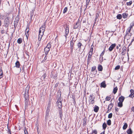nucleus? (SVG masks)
Returning <instances> with one entry per match:
<instances>
[{
  "instance_id": "nucleus-1",
  "label": "nucleus",
  "mask_w": 134,
  "mask_h": 134,
  "mask_svg": "<svg viewBox=\"0 0 134 134\" xmlns=\"http://www.w3.org/2000/svg\"><path fill=\"white\" fill-rule=\"evenodd\" d=\"M30 89L29 87H28V86L26 87L25 89V108L26 109L27 108L29 105V91Z\"/></svg>"
},
{
  "instance_id": "nucleus-2",
  "label": "nucleus",
  "mask_w": 134,
  "mask_h": 134,
  "mask_svg": "<svg viewBox=\"0 0 134 134\" xmlns=\"http://www.w3.org/2000/svg\"><path fill=\"white\" fill-rule=\"evenodd\" d=\"M134 26V21H132L130 24V27L129 29H128V31L126 35V36L127 37L128 36L127 39H129L130 38V37L131 36V34L130 35L129 34V32L130 33L131 30L132 29L133 26Z\"/></svg>"
},
{
  "instance_id": "nucleus-3",
  "label": "nucleus",
  "mask_w": 134,
  "mask_h": 134,
  "mask_svg": "<svg viewBox=\"0 0 134 134\" xmlns=\"http://www.w3.org/2000/svg\"><path fill=\"white\" fill-rule=\"evenodd\" d=\"M9 20L8 17L6 18L4 20V26L6 27H7L9 25Z\"/></svg>"
},
{
  "instance_id": "nucleus-4",
  "label": "nucleus",
  "mask_w": 134,
  "mask_h": 134,
  "mask_svg": "<svg viewBox=\"0 0 134 134\" xmlns=\"http://www.w3.org/2000/svg\"><path fill=\"white\" fill-rule=\"evenodd\" d=\"M51 100H49L48 104L47 107L46 112L48 113L50 111L51 107Z\"/></svg>"
},
{
  "instance_id": "nucleus-5",
  "label": "nucleus",
  "mask_w": 134,
  "mask_h": 134,
  "mask_svg": "<svg viewBox=\"0 0 134 134\" xmlns=\"http://www.w3.org/2000/svg\"><path fill=\"white\" fill-rule=\"evenodd\" d=\"M80 24V20L79 19H78V20L77 21L74 25L73 28L74 29H76L78 28Z\"/></svg>"
},
{
  "instance_id": "nucleus-6",
  "label": "nucleus",
  "mask_w": 134,
  "mask_h": 134,
  "mask_svg": "<svg viewBox=\"0 0 134 134\" xmlns=\"http://www.w3.org/2000/svg\"><path fill=\"white\" fill-rule=\"evenodd\" d=\"M65 34L64 36H65L66 39L67 36L69 33V28L68 26L67 25L66 26V27L65 28Z\"/></svg>"
},
{
  "instance_id": "nucleus-7",
  "label": "nucleus",
  "mask_w": 134,
  "mask_h": 134,
  "mask_svg": "<svg viewBox=\"0 0 134 134\" xmlns=\"http://www.w3.org/2000/svg\"><path fill=\"white\" fill-rule=\"evenodd\" d=\"M74 37H73L71 40L70 41V48H74V43L76 41V40H74Z\"/></svg>"
},
{
  "instance_id": "nucleus-8",
  "label": "nucleus",
  "mask_w": 134,
  "mask_h": 134,
  "mask_svg": "<svg viewBox=\"0 0 134 134\" xmlns=\"http://www.w3.org/2000/svg\"><path fill=\"white\" fill-rule=\"evenodd\" d=\"M46 25V22H45L43 24V25L42 26H41V27L40 28V29L41 30L42 32H44L45 31V29Z\"/></svg>"
},
{
  "instance_id": "nucleus-9",
  "label": "nucleus",
  "mask_w": 134,
  "mask_h": 134,
  "mask_svg": "<svg viewBox=\"0 0 134 134\" xmlns=\"http://www.w3.org/2000/svg\"><path fill=\"white\" fill-rule=\"evenodd\" d=\"M116 46L115 43L112 44L110 47L109 48V51L111 52L113 49Z\"/></svg>"
},
{
  "instance_id": "nucleus-10",
  "label": "nucleus",
  "mask_w": 134,
  "mask_h": 134,
  "mask_svg": "<svg viewBox=\"0 0 134 134\" xmlns=\"http://www.w3.org/2000/svg\"><path fill=\"white\" fill-rule=\"evenodd\" d=\"M29 26H27L26 29V33H25L26 36L27 37V36H29Z\"/></svg>"
},
{
  "instance_id": "nucleus-11",
  "label": "nucleus",
  "mask_w": 134,
  "mask_h": 134,
  "mask_svg": "<svg viewBox=\"0 0 134 134\" xmlns=\"http://www.w3.org/2000/svg\"><path fill=\"white\" fill-rule=\"evenodd\" d=\"M106 87V85L105 83V81H104L100 83V87L105 88Z\"/></svg>"
},
{
  "instance_id": "nucleus-12",
  "label": "nucleus",
  "mask_w": 134,
  "mask_h": 134,
  "mask_svg": "<svg viewBox=\"0 0 134 134\" xmlns=\"http://www.w3.org/2000/svg\"><path fill=\"white\" fill-rule=\"evenodd\" d=\"M131 93V94L129 95V97H130L133 98L134 97V91L132 89L130 90Z\"/></svg>"
},
{
  "instance_id": "nucleus-13",
  "label": "nucleus",
  "mask_w": 134,
  "mask_h": 134,
  "mask_svg": "<svg viewBox=\"0 0 134 134\" xmlns=\"http://www.w3.org/2000/svg\"><path fill=\"white\" fill-rule=\"evenodd\" d=\"M50 50V49L49 48H47V47H45L44 48V51L45 55H47L49 51Z\"/></svg>"
},
{
  "instance_id": "nucleus-14",
  "label": "nucleus",
  "mask_w": 134,
  "mask_h": 134,
  "mask_svg": "<svg viewBox=\"0 0 134 134\" xmlns=\"http://www.w3.org/2000/svg\"><path fill=\"white\" fill-rule=\"evenodd\" d=\"M8 28H7L6 29V31L3 28L2 29L1 31V33L2 34H7V32H8Z\"/></svg>"
},
{
  "instance_id": "nucleus-15",
  "label": "nucleus",
  "mask_w": 134,
  "mask_h": 134,
  "mask_svg": "<svg viewBox=\"0 0 134 134\" xmlns=\"http://www.w3.org/2000/svg\"><path fill=\"white\" fill-rule=\"evenodd\" d=\"M125 99V97L124 96H121L119 98L118 100L119 102H123Z\"/></svg>"
},
{
  "instance_id": "nucleus-16",
  "label": "nucleus",
  "mask_w": 134,
  "mask_h": 134,
  "mask_svg": "<svg viewBox=\"0 0 134 134\" xmlns=\"http://www.w3.org/2000/svg\"><path fill=\"white\" fill-rule=\"evenodd\" d=\"M99 110V107L98 106L95 105L94 106V111L95 112H97Z\"/></svg>"
},
{
  "instance_id": "nucleus-17",
  "label": "nucleus",
  "mask_w": 134,
  "mask_h": 134,
  "mask_svg": "<svg viewBox=\"0 0 134 134\" xmlns=\"http://www.w3.org/2000/svg\"><path fill=\"white\" fill-rule=\"evenodd\" d=\"M20 64L18 61H17L15 63V66L17 68L20 67Z\"/></svg>"
},
{
  "instance_id": "nucleus-18",
  "label": "nucleus",
  "mask_w": 134,
  "mask_h": 134,
  "mask_svg": "<svg viewBox=\"0 0 134 134\" xmlns=\"http://www.w3.org/2000/svg\"><path fill=\"white\" fill-rule=\"evenodd\" d=\"M77 45L78 48L79 49V51H81V46H82V44L81 42H79L77 43Z\"/></svg>"
},
{
  "instance_id": "nucleus-19",
  "label": "nucleus",
  "mask_w": 134,
  "mask_h": 134,
  "mask_svg": "<svg viewBox=\"0 0 134 134\" xmlns=\"http://www.w3.org/2000/svg\"><path fill=\"white\" fill-rule=\"evenodd\" d=\"M98 68L99 71H102L103 68L102 66L101 65H98Z\"/></svg>"
},
{
  "instance_id": "nucleus-20",
  "label": "nucleus",
  "mask_w": 134,
  "mask_h": 134,
  "mask_svg": "<svg viewBox=\"0 0 134 134\" xmlns=\"http://www.w3.org/2000/svg\"><path fill=\"white\" fill-rule=\"evenodd\" d=\"M114 104L113 103H111L108 105V108L110 110H111L112 107L113 106Z\"/></svg>"
},
{
  "instance_id": "nucleus-21",
  "label": "nucleus",
  "mask_w": 134,
  "mask_h": 134,
  "mask_svg": "<svg viewBox=\"0 0 134 134\" xmlns=\"http://www.w3.org/2000/svg\"><path fill=\"white\" fill-rule=\"evenodd\" d=\"M127 132L128 134H132V131L130 128L127 131Z\"/></svg>"
},
{
  "instance_id": "nucleus-22",
  "label": "nucleus",
  "mask_w": 134,
  "mask_h": 134,
  "mask_svg": "<svg viewBox=\"0 0 134 134\" xmlns=\"http://www.w3.org/2000/svg\"><path fill=\"white\" fill-rule=\"evenodd\" d=\"M107 125L106 123L104 122L103 124L102 127L103 129L105 130L107 127Z\"/></svg>"
},
{
  "instance_id": "nucleus-23",
  "label": "nucleus",
  "mask_w": 134,
  "mask_h": 134,
  "mask_svg": "<svg viewBox=\"0 0 134 134\" xmlns=\"http://www.w3.org/2000/svg\"><path fill=\"white\" fill-rule=\"evenodd\" d=\"M128 14L126 13H123L122 14V16L123 18L125 19L127 18L128 16Z\"/></svg>"
},
{
  "instance_id": "nucleus-24",
  "label": "nucleus",
  "mask_w": 134,
  "mask_h": 134,
  "mask_svg": "<svg viewBox=\"0 0 134 134\" xmlns=\"http://www.w3.org/2000/svg\"><path fill=\"white\" fill-rule=\"evenodd\" d=\"M59 117L61 119H62V118L63 116L62 112V110H60L59 111Z\"/></svg>"
},
{
  "instance_id": "nucleus-25",
  "label": "nucleus",
  "mask_w": 134,
  "mask_h": 134,
  "mask_svg": "<svg viewBox=\"0 0 134 134\" xmlns=\"http://www.w3.org/2000/svg\"><path fill=\"white\" fill-rule=\"evenodd\" d=\"M127 123H125L123 127V129L124 130H125L127 127Z\"/></svg>"
},
{
  "instance_id": "nucleus-26",
  "label": "nucleus",
  "mask_w": 134,
  "mask_h": 134,
  "mask_svg": "<svg viewBox=\"0 0 134 134\" xmlns=\"http://www.w3.org/2000/svg\"><path fill=\"white\" fill-rule=\"evenodd\" d=\"M122 102H119L118 103V106L120 107H121L123 106Z\"/></svg>"
},
{
  "instance_id": "nucleus-27",
  "label": "nucleus",
  "mask_w": 134,
  "mask_h": 134,
  "mask_svg": "<svg viewBox=\"0 0 134 134\" xmlns=\"http://www.w3.org/2000/svg\"><path fill=\"white\" fill-rule=\"evenodd\" d=\"M22 42V39L20 38H18L17 40V42L19 44H21Z\"/></svg>"
},
{
  "instance_id": "nucleus-28",
  "label": "nucleus",
  "mask_w": 134,
  "mask_h": 134,
  "mask_svg": "<svg viewBox=\"0 0 134 134\" xmlns=\"http://www.w3.org/2000/svg\"><path fill=\"white\" fill-rule=\"evenodd\" d=\"M118 88L116 87L114 88L113 90V93L114 94H115L116 93L118 90Z\"/></svg>"
},
{
  "instance_id": "nucleus-29",
  "label": "nucleus",
  "mask_w": 134,
  "mask_h": 134,
  "mask_svg": "<svg viewBox=\"0 0 134 134\" xmlns=\"http://www.w3.org/2000/svg\"><path fill=\"white\" fill-rule=\"evenodd\" d=\"M62 102H58V107L59 108H60L62 107Z\"/></svg>"
},
{
  "instance_id": "nucleus-30",
  "label": "nucleus",
  "mask_w": 134,
  "mask_h": 134,
  "mask_svg": "<svg viewBox=\"0 0 134 134\" xmlns=\"http://www.w3.org/2000/svg\"><path fill=\"white\" fill-rule=\"evenodd\" d=\"M122 17V16L121 14H118L116 16L117 19H121Z\"/></svg>"
},
{
  "instance_id": "nucleus-31",
  "label": "nucleus",
  "mask_w": 134,
  "mask_h": 134,
  "mask_svg": "<svg viewBox=\"0 0 134 134\" xmlns=\"http://www.w3.org/2000/svg\"><path fill=\"white\" fill-rule=\"evenodd\" d=\"M18 23L15 21L14 22V27L15 29L17 26Z\"/></svg>"
},
{
  "instance_id": "nucleus-32",
  "label": "nucleus",
  "mask_w": 134,
  "mask_h": 134,
  "mask_svg": "<svg viewBox=\"0 0 134 134\" xmlns=\"http://www.w3.org/2000/svg\"><path fill=\"white\" fill-rule=\"evenodd\" d=\"M107 123L108 125L109 126H110L111 125V120L110 119L108 120L107 121Z\"/></svg>"
},
{
  "instance_id": "nucleus-33",
  "label": "nucleus",
  "mask_w": 134,
  "mask_h": 134,
  "mask_svg": "<svg viewBox=\"0 0 134 134\" xmlns=\"http://www.w3.org/2000/svg\"><path fill=\"white\" fill-rule=\"evenodd\" d=\"M68 10V7H65L64 9V10L63 11V13L64 14Z\"/></svg>"
},
{
  "instance_id": "nucleus-34",
  "label": "nucleus",
  "mask_w": 134,
  "mask_h": 134,
  "mask_svg": "<svg viewBox=\"0 0 134 134\" xmlns=\"http://www.w3.org/2000/svg\"><path fill=\"white\" fill-rule=\"evenodd\" d=\"M105 48H106V47H105V48H104V50L102 52V53L100 54V56L101 57L104 54V53H105Z\"/></svg>"
},
{
  "instance_id": "nucleus-35",
  "label": "nucleus",
  "mask_w": 134,
  "mask_h": 134,
  "mask_svg": "<svg viewBox=\"0 0 134 134\" xmlns=\"http://www.w3.org/2000/svg\"><path fill=\"white\" fill-rule=\"evenodd\" d=\"M91 58L89 57H88L87 59V64H90V60H91Z\"/></svg>"
},
{
  "instance_id": "nucleus-36",
  "label": "nucleus",
  "mask_w": 134,
  "mask_h": 134,
  "mask_svg": "<svg viewBox=\"0 0 134 134\" xmlns=\"http://www.w3.org/2000/svg\"><path fill=\"white\" fill-rule=\"evenodd\" d=\"M3 73L2 70V69H0V76L1 77H3Z\"/></svg>"
},
{
  "instance_id": "nucleus-37",
  "label": "nucleus",
  "mask_w": 134,
  "mask_h": 134,
  "mask_svg": "<svg viewBox=\"0 0 134 134\" xmlns=\"http://www.w3.org/2000/svg\"><path fill=\"white\" fill-rule=\"evenodd\" d=\"M50 49V48L51 47V45L50 44V42H49L47 45V46L46 47Z\"/></svg>"
},
{
  "instance_id": "nucleus-38",
  "label": "nucleus",
  "mask_w": 134,
  "mask_h": 134,
  "mask_svg": "<svg viewBox=\"0 0 134 134\" xmlns=\"http://www.w3.org/2000/svg\"><path fill=\"white\" fill-rule=\"evenodd\" d=\"M132 3V1H130L129 2H127L126 3V4L127 5H130Z\"/></svg>"
},
{
  "instance_id": "nucleus-39",
  "label": "nucleus",
  "mask_w": 134,
  "mask_h": 134,
  "mask_svg": "<svg viewBox=\"0 0 134 134\" xmlns=\"http://www.w3.org/2000/svg\"><path fill=\"white\" fill-rule=\"evenodd\" d=\"M110 99L111 97H108L107 96L106 97L105 99L106 101H109L110 100Z\"/></svg>"
},
{
  "instance_id": "nucleus-40",
  "label": "nucleus",
  "mask_w": 134,
  "mask_h": 134,
  "mask_svg": "<svg viewBox=\"0 0 134 134\" xmlns=\"http://www.w3.org/2000/svg\"><path fill=\"white\" fill-rule=\"evenodd\" d=\"M113 114L112 113H110L108 115V118H111L112 117Z\"/></svg>"
},
{
  "instance_id": "nucleus-41",
  "label": "nucleus",
  "mask_w": 134,
  "mask_h": 134,
  "mask_svg": "<svg viewBox=\"0 0 134 134\" xmlns=\"http://www.w3.org/2000/svg\"><path fill=\"white\" fill-rule=\"evenodd\" d=\"M96 69V67L95 66H93L91 69V71H94Z\"/></svg>"
},
{
  "instance_id": "nucleus-42",
  "label": "nucleus",
  "mask_w": 134,
  "mask_h": 134,
  "mask_svg": "<svg viewBox=\"0 0 134 134\" xmlns=\"http://www.w3.org/2000/svg\"><path fill=\"white\" fill-rule=\"evenodd\" d=\"M46 56L47 55H45V56L44 57V59L42 61V62H41L42 63L44 62L47 59Z\"/></svg>"
},
{
  "instance_id": "nucleus-43",
  "label": "nucleus",
  "mask_w": 134,
  "mask_h": 134,
  "mask_svg": "<svg viewBox=\"0 0 134 134\" xmlns=\"http://www.w3.org/2000/svg\"><path fill=\"white\" fill-rule=\"evenodd\" d=\"M92 54V53H89V54L88 56V57H89V58H91Z\"/></svg>"
},
{
  "instance_id": "nucleus-44",
  "label": "nucleus",
  "mask_w": 134,
  "mask_h": 134,
  "mask_svg": "<svg viewBox=\"0 0 134 134\" xmlns=\"http://www.w3.org/2000/svg\"><path fill=\"white\" fill-rule=\"evenodd\" d=\"M15 19L17 20L18 21H19L20 18H19V15H18L16 16V18Z\"/></svg>"
},
{
  "instance_id": "nucleus-45",
  "label": "nucleus",
  "mask_w": 134,
  "mask_h": 134,
  "mask_svg": "<svg viewBox=\"0 0 134 134\" xmlns=\"http://www.w3.org/2000/svg\"><path fill=\"white\" fill-rule=\"evenodd\" d=\"M34 14V11L32 10L30 12V16H33Z\"/></svg>"
},
{
  "instance_id": "nucleus-46",
  "label": "nucleus",
  "mask_w": 134,
  "mask_h": 134,
  "mask_svg": "<svg viewBox=\"0 0 134 134\" xmlns=\"http://www.w3.org/2000/svg\"><path fill=\"white\" fill-rule=\"evenodd\" d=\"M120 66L119 65H117L116 66L115 68V70H117L119 69L120 68Z\"/></svg>"
},
{
  "instance_id": "nucleus-47",
  "label": "nucleus",
  "mask_w": 134,
  "mask_h": 134,
  "mask_svg": "<svg viewBox=\"0 0 134 134\" xmlns=\"http://www.w3.org/2000/svg\"><path fill=\"white\" fill-rule=\"evenodd\" d=\"M86 119H83V125H85L86 124Z\"/></svg>"
},
{
  "instance_id": "nucleus-48",
  "label": "nucleus",
  "mask_w": 134,
  "mask_h": 134,
  "mask_svg": "<svg viewBox=\"0 0 134 134\" xmlns=\"http://www.w3.org/2000/svg\"><path fill=\"white\" fill-rule=\"evenodd\" d=\"M125 50H123V51H122L121 53V54L122 55H124L125 53Z\"/></svg>"
},
{
  "instance_id": "nucleus-49",
  "label": "nucleus",
  "mask_w": 134,
  "mask_h": 134,
  "mask_svg": "<svg viewBox=\"0 0 134 134\" xmlns=\"http://www.w3.org/2000/svg\"><path fill=\"white\" fill-rule=\"evenodd\" d=\"M97 131L96 130H93V131L92 132V134L93 133H94V134H97Z\"/></svg>"
},
{
  "instance_id": "nucleus-50",
  "label": "nucleus",
  "mask_w": 134,
  "mask_h": 134,
  "mask_svg": "<svg viewBox=\"0 0 134 134\" xmlns=\"http://www.w3.org/2000/svg\"><path fill=\"white\" fill-rule=\"evenodd\" d=\"M7 129L8 131V132L10 134H11V132L10 129L8 127V125H7Z\"/></svg>"
},
{
  "instance_id": "nucleus-51",
  "label": "nucleus",
  "mask_w": 134,
  "mask_h": 134,
  "mask_svg": "<svg viewBox=\"0 0 134 134\" xmlns=\"http://www.w3.org/2000/svg\"><path fill=\"white\" fill-rule=\"evenodd\" d=\"M26 127H25V129L24 130V132L25 134H28V132L26 130Z\"/></svg>"
},
{
  "instance_id": "nucleus-52",
  "label": "nucleus",
  "mask_w": 134,
  "mask_h": 134,
  "mask_svg": "<svg viewBox=\"0 0 134 134\" xmlns=\"http://www.w3.org/2000/svg\"><path fill=\"white\" fill-rule=\"evenodd\" d=\"M46 74H44L42 76V77H43V80L44 81H45V79L46 78Z\"/></svg>"
},
{
  "instance_id": "nucleus-53",
  "label": "nucleus",
  "mask_w": 134,
  "mask_h": 134,
  "mask_svg": "<svg viewBox=\"0 0 134 134\" xmlns=\"http://www.w3.org/2000/svg\"><path fill=\"white\" fill-rule=\"evenodd\" d=\"M93 95V94L91 95L89 97V99L90 100H91L92 99V97Z\"/></svg>"
},
{
  "instance_id": "nucleus-54",
  "label": "nucleus",
  "mask_w": 134,
  "mask_h": 134,
  "mask_svg": "<svg viewBox=\"0 0 134 134\" xmlns=\"http://www.w3.org/2000/svg\"><path fill=\"white\" fill-rule=\"evenodd\" d=\"M89 2H86V8H87V6L89 5Z\"/></svg>"
},
{
  "instance_id": "nucleus-55",
  "label": "nucleus",
  "mask_w": 134,
  "mask_h": 134,
  "mask_svg": "<svg viewBox=\"0 0 134 134\" xmlns=\"http://www.w3.org/2000/svg\"><path fill=\"white\" fill-rule=\"evenodd\" d=\"M115 111L116 112H118V110H119V109L118 108H116V107L115 108Z\"/></svg>"
},
{
  "instance_id": "nucleus-56",
  "label": "nucleus",
  "mask_w": 134,
  "mask_h": 134,
  "mask_svg": "<svg viewBox=\"0 0 134 134\" xmlns=\"http://www.w3.org/2000/svg\"><path fill=\"white\" fill-rule=\"evenodd\" d=\"M99 16V14H98V13H97L96 14V18H98V17Z\"/></svg>"
},
{
  "instance_id": "nucleus-57",
  "label": "nucleus",
  "mask_w": 134,
  "mask_h": 134,
  "mask_svg": "<svg viewBox=\"0 0 134 134\" xmlns=\"http://www.w3.org/2000/svg\"><path fill=\"white\" fill-rule=\"evenodd\" d=\"M93 51V49H91L89 53H92Z\"/></svg>"
},
{
  "instance_id": "nucleus-58",
  "label": "nucleus",
  "mask_w": 134,
  "mask_h": 134,
  "mask_svg": "<svg viewBox=\"0 0 134 134\" xmlns=\"http://www.w3.org/2000/svg\"><path fill=\"white\" fill-rule=\"evenodd\" d=\"M43 33L44 32H42L41 33L39 34V35H41V36H42L43 35Z\"/></svg>"
},
{
  "instance_id": "nucleus-59",
  "label": "nucleus",
  "mask_w": 134,
  "mask_h": 134,
  "mask_svg": "<svg viewBox=\"0 0 134 134\" xmlns=\"http://www.w3.org/2000/svg\"><path fill=\"white\" fill-rule=\"evenodd\" d=\"M74 48H70L71 51L70 52L72 53L73 51V50L74 49Z\"/></svg>"
},
{
  "instance_id": "nucleus-60",
  "label": "nucleus",
  "mask_w": 134,
  "mask_h": 134,
  "mask_svg": "<svg viewBox=\"0 0 134 134\" xmlns=\"http://www.w3.org/2000/svg\"><path fill=\"white\" fill-rule=\"evenodd\" d=\"M73 103L74 104H75V105L76 102L75 99H74V100H73Z\"/></svg>"
},
{
  "instance_id": "nucleus-61",
  "label": "nucleus",
  "mask_w": 134,
  "mask_h": 134,
  "mask_svg": "<svg viewBox=\"0 0 134 134\" xmlns=\"http://www.w3.org/2000/svg\"><path fill=\"white\" fill-rule=\"evenodd\" d=\"M91 104H93L94 103V99H92L91 101Z\"/></svg>"
},
{
  "instance_id": "nucleus-62",
  "label": "nucleus",
  "mask_w": 134,
  "mask_h": 134,
  "mask_svg": "<svg viewBox=\"0 0 134 134\" xmlns=\"http://www.w3.org/2000/svg\"><path fill=\"white\" fill-rule=\"evenodd\" d=\"M131 110L134 112V107H132L131 108Z\"/></svg>"
},
{
  "instance_id": "nucleus-63",
  "label": "nucleus",
  "mask_w": 134,
  "mask_h": 134,
  "mask_svg": "<svg viewBox=\"0 0 134 134\" xmlns=\"http://www.w3.org/2000/svg\"><path fill=\"white\" fill-rule=\"evenodd\" d=\"M108 110L107 111V113H109V111H110L111 110H110L108 108Z\"/></svg>"
},
{
  "instance_id": "nucleus-64",
  "label": "nucleus",
  "mask_w": 134,
  "mask_h": 134,
  "mask_svg": "<svg viewBox=\"0 0 134 134\" xmlns=\"http://www.w3.org/2000/svg\"><path fill=\"white\" fill-rule=\"evenodd\" d=\"M15 107L16 108V109L18 110V106L16 105H15Z\"/></svg>"
}]
</instances>
